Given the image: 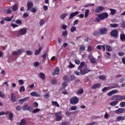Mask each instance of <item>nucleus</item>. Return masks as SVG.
<instances>
[{"instance_id": "4c0bfd02", "label": "nucleus", "mask_w": 125, "mask_h": 125, "mask_svg": "<svg viewBox=\"0 0 125 125\" xmlns=\"http://www.w3.org/2000/svg\"><path fill=\"white\" fill-rule=\"evenodd\" d=\"M67 16V14L66 13H63L62 15H61L60 18L61 19H64Z\"/></svg>"}, {"instance_id": "bb28decb", "label": "nucleus", "mask_w": 125, "mask_h": 125, "mask_svg": "<svg viewBox=\"0 0 125 125\" xmlns=\"http://www.w3.org/2000/svg\"><path fill=\"white\" fill-rule=\"evenodd\" d=\"M119 103V101H116L115 102L110 103V105L111 106H116Z\"/></svg>"}, {"instance_id": "680f3d73", "label": "nucleus", "mask_w": 125, "mask_h": 125, "mask_svg": "<svg viewBox=\"0 0 125 125\" xmlns=\"http://www.w3.org/2000/svg\"><path fill=\"white\" fill-rule=\"evenodd\" d=\"M34 65L35 67H39V66H40V62H36L34 63Z\"/></svg>"}, {"instance_id": "3c124183", "label": "nucleus", "mask_w": 125, "mask_h": 125, "mask_svg": "<svg viewBox=\"0 0 125 125\" xmlns=\"http://www.w3.org/2000/svg\"><path fill=\"white\" fill-rule=\"evenodd\" d=\"M52 84H56V83H57V81L56 79H53L51 82Z\"/></svg>"}, {"instance_id": "c756f323", "label": "nucleus", "mask_w": 125, "mask_h": 125, "mask_svg": "<svg viewBox=\"0 0 125 125\" xmlns=\"http://www.w3.org/2000/svg\"><path fill=\"white\" fill-rule=\"evenodd\" d=\"M109 26H110L111 28H118V27H119V25L117 23L110 24Z\"/></svg>"}, {"instance_id": "ddd939ff", "label": "nucleus", "mask_w": 125, "mask_h": 125, "mask_svg": "<svg viewBox=\"0 0 125 125\" xmlns=\"http://www.w3.org/2000/svg\"><path fill=\"white\" fill-rule=\"evenodd\" d=\"M125 108H119L117 110H115V113L118 114H123V113H125Z\"/></svg>"}, {"instance_id": "774afa93", "label": "nucleus", "mask_w": 125, "mask_h": 125, "mask_svg": "<svg viewBox=\"0 0 125 125\" xmlns=\"http://www.w3.org/2000/svg\"><path fill=\"white\" fill-rule=\"evenodd\" d=\"M70 124L68 122H62L61 125H69Z\"/></svg>"}, {"instance_id": "69168bd1", "label": "nucleus", "mask_w": 125, "mask_h": 125, "mask_svg": "<svg viewBox=\"0 0 125 125\" xmlns=\"http://www.w3.org/2000/svg\"><path fill=\"white\" fill-rule=\"evenodd\" d=\"M11 26L12 27H13L14 28H16V27H18V25H17L16 24H14V23H12L11 24Z\"/></svg>"}, {"instance_id": "8fccbe9b", "label": "nucleus", "mask_w": 125, "mask_h": 125, "mask_svg": "<svg viewBox=\"0 0 125 125\" xmlns=\"http://www.w3.org/2000/svg\"><path fill=\"white\" fill-rule=\"evenodd\" d=\"M120 107H125V102H121L120 103Z\"/></svg>"}, {"instance_id": "473e14b6", "label": "nucleus", "mask_w": 125, "mask_h": 125, "mask_svg": "<svg viewBox=\"0 0 125 125\" xmlns=\"http://www.w3.org/2000/svg\"><path fill=\"white\" fill-rule=\"evenodd\" d=\"M89 14V10L87 9L85 11V14H84V17L86 18L87 16H88V14Z\"/></svg>"}, {"instance_id": "6ab92c4d", "label": "nucleus", "mask_w": 125, "mask_h": 125, "mask_svg": "<svg viewBox=\"0 0 125 125\" xmlns=\"http://www.w3.org/2000/svg\"><path fill=\"white\" fill-rule=\"evenodd\" d=\"M42 49V47H40L38 50H36L35 52V55H39V54L41 53Z\"/></svg>"}, {"instance_id": "7c9ffc66", "label": "nucleus", "mask_w": 125, "mask_h": 125, "mask_svg": "<svg viewBox=\"0 0 125 125\" xmlns=\"http://www.w3.org/2000/svg\"><path fill=\"white\" fill-rule=\"evenodd\" d=\"M110 11V15H115L116 14V10L113 9H109Z\"/></svg>"}, {"instance_id": "393cba45", "label": "nucleus", "mask_w": 125, "mask_h": 125, "mask_svg": "<svg viewBox=\"0 0 125 125\" xmlns=\"http://www.w3.org/2000/svg\"><path fill=\"white\" fill-rule=\"evenodd\" d=\"M52 105L53 106H55L56 107H60V105H59L58 103H57V102H55V101L52 102Z\"/></svg>"}, {"instance_id": "6e6552de", "label": "nucleus", "mask_w": 125, "mask_h": 125, "mask_svg": "<svg viewBox=\"0 0 125 125\" xmlns=\"http://www.w3.org/2000/svg\"><path fill=\"white\" fill-rule=\"evenodd\" d=\"M100 33L101 35H106L108 32V28L106 27H102L100 29Z\"/></svg>"}, {"instance_id": "0eeeda50", "label": "nucleus", "mask_w": 125, "mask_h": 125, "mask_svg": "<svg viewBox=\"0 0 125 125\" xmlns=\"http://www.w3.org/2000/svg\"><path fill=\"white\" fill-rule=\"evenodd\" d=\"M108 16H109V15H108V13H103L99 15L98 17H99V18H101L102 20H104V19L107 18Z\"/></svg>"}, {"instance_id": "20e7f679", "label": "nucleus", "mask_w": 125, "mask_h": 125, "mask_svg": "<svg viewBox=\"0 0 125 125\" xmlns=\"http://www.w3.org/2000/svg\"><path fill=\"white\" fill-rule=\"evenodd\" d=\"M55 115L56 116V119L57 122H59V121H61V120H62L63 115L61 114V112L55 113Z\"/></svg>"}, {"instance_id": "603ef678", "label": "nucleus", "mask_w": 125, "mask_h": 125, "mask_svg": "<svg viewBox=\"0 0 125 125\" xmlns=\"http://www.w3.org/2000/svg\"><path fill=\"white\" fill-rule=\"evenodd\" d=\"M71 111H76L77 110V106H72L70 107Z\"/></svg>"}, {"instance_id": "37998d69", "label": "nucleus", "mask_w": 125, "mask_h": 125, "mask_svg": "<svg viewBox=\"0 0 125 125\" xmlns=\"http://www.w3.org/2000/svg\"><path fill=\"white\" fill-rule=\"evenodd\" d=\"M21 91H25V87L24 86H21L20 89V92H21Z\"/></svg>"}, {"instance_id": "1a4fd4ad", "label": "nucleus", "mask_w": 125, "mask_h": 125, "mask_svg": "<svg viewBox=\"0 0 125 125\" xmlns=\"http://www.w3.org/2000/svg\"><path fill=\"white\" fill-rule=\"evenodd\" d=\"M88 72H90V70L87 67H85L83 69L80 70L81 75H85V74H87Z\"/></svg>"}, {"instance_id": "338daca9", "label": "nucleus", "mask_w": 125, "mask_h": 125, "mask_svg": "<svg viewBox=\"0 0 125 125\" xmlns=\"http://www.w3.org/2000/svg\"><path fill=\"white\" fill-rule=\"evenodd\" d=\"M118 55L119 56H124V55H125V53L123 52H119Z\"/></svg>"}, {"instance_id": "dca6fc26", "label": "nucleus", "mask_w": 125, "mask_h": 125, "mask_svg": "<svg viewBox=\"0 0 125 125\" xmlns=\"http://www.w3.org/2000/svg\"><path fill=\"white\" fill-rule=\"evenodd\" d=\"M101 84L99 83H97L92 86V89H96L97 88H99Z\"/></svg>"}, {"instance_id": "39448f33", "label": "nucleus", "mask_w": 125, "mask_h": 125, "mask_svg": "<svg viewBox=\"0 0 125 125\" xmlns=\"http://www.w3.org/2000/svg\"><path fill=\"white\" fill-rule=\"evenodd\" d=\"M22 108L23 111H29V112H32V110H33V108H32V107L29 106L27 104H24L22 106Z\"/></svg>"}, {"instance_id": "f8f14e48", "label": "nucleus", "mask_w": 125, "mask_h": 125, "mask_svg": "<svg viewBox=\"0 0 125 125\" xmlns=\"http://www.w3.org/2000/svg\"><path fill=\"white\" fill-rule=\"evenodd\" d=\"M80 13V12L79 11H75V12L72 13L69 16V19H73L74 17H76L78 14Z\"/></svg>"}, {"instance_id": "e433bc0d", "label": "nucleus", "mask_w": 125, "mask_h": 125, "mask_svg": "<svg viewBox=\"0 0 125 125\" xmlns=\"http://www.w3.org/2000/svg\"><path fill=\"white\" fill-rule=\"evenodd\" d=\"M106 49L107 50V51H111V50H112V47H110V45H107L106 46Z\"/></svg>"}, {"instance_id": "2f4dec72", "label": "nucleus", "mask_w": 125, "mask_h": 125, "mask_svg": "<svg viewBox=\"0 0 125 125\" xmlns=\"http://www.w3.org/2000/svg\"><path fill=\"white\" fill-rule=\"evenodd\" d=\"M2 19L4 20V21H7V22H10V21H11V19H10V18L9 17L3 18Z\"/></svg>"}, {"instance_id": "ea45409f", "label": "nucleus", "mask_w": 125, "mask_h": 125, "mask_svg": "<svg viewBox=\"0 0 125 125\" xmlns=\"http://www.w3.org/2000/svg\"><path fill=\"white\" fill-rule=\"evenodd\" d=\"M92 50V47L91 46H88L87 51L88 52H90Z\"/></svg>"}, {"instance_id": "bf43d9fd", "label": "nucleus", "mask_w": 125, "mask_h": 125, "mask_svg": "<svg viewBox=\"0 0 125 125\" xmlns=\"http://www.w3.org/2000/svg\"><path fill=\"white\" fill-rule=\"evenodd\" d=\"M75 63L77 64V65H80L81 64V61L79 60H75Z\"/></svg>"}, {"instance_id": "a878e982", "label": "nucleus", "mask_w": 125, "mask_h": 125, "mask_svg": "<svg viewBox=\"0 0 125 125\" xmlns=\"http://www.w3.org/2000/svg\"><path fill=\"white\" fill-rule=\"evenodd\" d=\"M40 111H41V109H40V108H36L33 110H31V112L32 114H36V113H39Z\"/></svg>"}, {"instance_id": "864d4df0", "label": "nucleus", "mask_w": 125, "mask_h": 125, "mask_svg": "<svg viewBox=\"0 0 125 125\" xmlns=\"http://www.w3.org/2000/svg\"><path fill=\"white\" fill-rule=\"evenodd\" d=\"M62 36L63 37H67V36H68V32H67L66 31H63Z\"/></svg>"}, {"instance_id": "4be33fe9", "label": "nucleus", "mask_w": 125, "mask_h": 125, "mask_svg": "<svg viewBox=\"0 0 125 125\" xmlns=\"http://www.w3.org/2000/svg\"><path fill=\"white\" fill-rule=\"evenodd\" d=\"M54 73L55 75H59L60 73V69L59 67L55 68L54 69Z\"/></svg>"}, {"instance_id": "4d7b16f0", "label": "nucleus", "mask_w": 125, "mask_h": 125, "mask_svg": "<svg viewBox=\"0 0 125 125\" xmlns=\"http://www.w3.org/2000/svg\"><path fill=\"white\" fill-rule=\"evenodd\" d=\"M16 24H22V21L20 20H17L16 21Z\"/></svg>"}, {"instance_id": "13d9d810", "label": "nucleus", "mask_w": 125, "mask_h": 125, "mask_svg": "<svg viewBox=\"0 0 125 125\" xmlns=\"http://www.w3.org/2000/svg\"><path fill=\"white\" fill-rule=\"evenodd\" d=\"M69 68H75V65L73 64L71 62H69Z\"/></svg>"}, {"instance_id": "412c9836", "label": "nucleus", "mask_w": 125, "mask_h": 125, "mask_svg": "<svg viewBox=\"0 0 125 125\" xmlns=\"http://www.w3.org/2000/svg\"><path fill=\"white\" fill-rule=\"evenodd\" d=\"M40 78L42 79L43 81L45 80V75H44V73L40 72Z\"/></svg>"}, {"instance_id": "7ed1b4c3", "label": "nucleus", "mask_w": 125, "mask_h": 125, "mask_svg": "<svg viewBox=\"0 0 125 125\" xmlns=\"http://www.w3.org/2000/svg\"><path fill=\"white\" fill-rule=\"evenodd\" d=\"M27 34V29L26 28H22L21 29L19 32V33L17 34V37H19V36H23L24 35H26Z\"/></svg>"}, {"instance_id": "f257e3e1", "label": "nucleus", "mask_w": 125, "mask_h": 125, "mask_svg": "<svg viewBox=\"0 0 125 125\" xmlns=\"http://www.w3.org/2000/svg\"><path fill=\"white\" fill-rule=\"evenodd\" d=\"M111 37H113V38H115L117 39L118 37H119V31L117 29H114L110 32Z\"/></svg>"}, {"instance_id": "cd10ccee", "label": "nucleus", "mask_w": 125, "mask_h": 125, "mask_svg": "<svg viewBox=\"0 0 125 125\" xmlns=\"http://www.w3.org/2000/svg\"><path fill=\"white\" fill-rule=\"evenodd\" d=\"M13 116H14V115L13 114V113L12 112H10L9 113V120H10V121H13Z\"/></svg>"}, {"instance_id": "de8ad7c7", "label": "nucleus", "mask_w": 125, "mask_h": 125, "mask_svg": "<svg viewBox=\"0 0 125 125\" xmlns=\"http://www.w3.org/2000/svg\"><path fill=\"white\" fill-rule=\"evenodd\" d=\"M90 61L92 64H94V63L96 62H95V58H92V59H90Z\"/></svg>"}, {"instance_id": "a19ab883", "label": "nucleus", "mask_w": 125, "mask_h": 125, "mask_svg": "<svg viewBox=\"0 0 125 125\" xmlns=\"http://www.w3.org/2000/svg\"><path fill=\"white\" fill-rule=\"evenodd\" d=\"M39 24H40V26H42V25H43V24H44V20L42 19L40 21Z\"/></svg>"}, {"instance_id": "b1692460", "label": "nucleus", "mask_w": 125, "mask_h": 125, "mask_svg": "<svg viewBox=\"0 0 125 125\" xmlns=\"http://www.w3.org/2000/svg\"><path fill=\"white\" fill-rule=\"evenodd\" d=\"M83 89L81 88L79 90L76 91V94L80 95V94H83Z\"/></svg>"}, {"instance_id": "0e129e2a", "label": "nucleus", "mask_w": 125, "mask_h": 125, "mask_svg": "<svg viewBox=\"0 0 125 125\" xmlns=\"http://www.w3.org/2000/svg\"><path fill=\"white\" fill-rule=\"evenodd\" d=\"M6 12L7 14H10V13H11V10L8 9L6 10Z\"/></svg>"}, {"instance_id": "2eb2a0df", "label": "nucleus", "mask_w": 125, "mask_h": 125, "mask_svg": "<svg viewBox=\"0 0 125 125\" xmlns=\"http://www.w3.org/2000/svg\"><path fill=\"white\" fill-rule=\"evenodd\" d=\"M24 51V49H20L17 52H14L13 53V55H20Z\"/></svg>"}, {"instance_id": "c03bdc74", "label": "nucleus", "mask_w": 125, "mask_h": 125, "mask_svg": "<svg viewBox=\"0 0 125 125\" xmlns=\"http://www.w3.org/2000/svg\"><path fill=\"white\" fill-rule=\"evenodd\" d=\"M121 120H122V121H124V118H123V117L122 116H119L117 119V122H120Z\"/></svg>"}, {"instance_id": "09e8293b", "label": "nucleus", "mask_w": 125, "mask_h": 125, "mask_svg": "<svg viewBox=\"0 0 125 125\" xmlns=\"http://www.w3.org/2000/svg\"><path fill=\"white\" fill-rule=\"evenodd\" d=\"M33 106L35 107V108H38V107H39V104L37 102H34L33 103Z\"/></svg>"}, {"instance_id": "4468645a", "label": "nucleus", "mask_w": 125, "mask_h": 125, "mask_svg": "<svg viewBox=\"0 0 125 125\" xmlns=\"http://www.w3.org/2000/svg\"><path fill=\"white\" fill-rule=\"evenodd\" d=\"M11 100L13 102H16V101H17V99H16V96L14 93H12L11 94Z\"/></svg>"}, {"instance_id": "aec40b11", "label": "nucleus", "mask_w": 125, "mask_h": 125, "mask_svg": "<svg viewBox=\"0 0 125 125\" xmlns=\"http://www.w3.org/2000/svg\"><path fill=\"white\" fill-rule=\"evenodd\" d=\"M13 11H16L18 9V4H15L14 5L12 6Z\"/></svg>"}, {"instance_id": "f03ea898", "label": "nucleus", "mask_w": 125, "mask_h": 125, "mask_svg": "<svg viewBox=\"0 0 125 125\" xmlns=\"http://www.w3.org/2000/svg\"><path fill=\"white\" fill-rule=\"evenodd\" d=\"M69 101L70 102V104H76L77 103H79V99L77 97H74L71 98Z\"/></svg>"}, {"instance_id": "f3484780", "label": "nucleus", "mask_w": 125, "mask_h": 125, "mask_svg": "<svg viewBox=\"0 0 125 125\" xmlns=\"http://www.w3.org/2000/svg\"><path fill=\"white\" fill-rule=\"evenodd\" d=\"M17 125H27V122L23 119L21 120V123H18Z\"/></svg>"}, {"instance_id": "6e6d98bb", "label": "nucleus", "mask_w": 125, "mask_h": 125, "mask_svg": "<svg viewBox=\"0 0 125 125\" xmlns=\"http://www.w3.org/2000/svg\"><path fill=\"white\" fill-rule=\"evenodd\" d=\"M63 80H64L65 82H67V81H69V78H68V76H67L66 75H65V76L63 77Z\"/></svg>"}, {"instance_id": "a211bd4d", "label": "nucleus", "mask_w": 125, "mask_h": 125, "mask_svg": "<svg viewBox=\"0 0 125 125\" xmlns=\"http://www.w3.org/2000/svg\"><path fill=\"white\" fill-rule=\"evenodd\" d=\"M120 40L121 42H125V33L120 34Z\"/></svg>"}, {"instance_id": "c85d7f7f", "label": "nucleus", "mask_w": 125, "mask_h": 125, "mask_svg": "<svg viewBox=\"0 0 125 125\" xmlns=\"http://www.w3.org/2000/svg\"><path fill=\"white\" fill-rule=\"evenodd\" d=\"M83 66H84V62H82L80 63V65L78 68V70H80V69H82Z\"/></svg>"}, {"instance_id": "5701e85b", "label": "nucleus", "mask_w": 125, "mask_h": 125, "mask_svg": "<svg viewBox=\"0 0 125 125\" xmlns=\"http://www.w3.org/2000/svg\"><path fill=\"white\" fill-rule=\"evenodd\" d=\"M30 95L31 96H34V97H40V94H39L35 92H32L30 93Z\"/></svg>"}, {"instance_id": "5fc2aeb1", "label": "nucleus", "mask_w": 125, "mask_h": 125, "mask_svg": "<svg viewBox=\"0 0 125 125\" xmlns=\"http://www.w3.org/2000/svg\"><path fill=\"white\" fill-rule=\"evenodd\" d=\"M26 54H27V55H32V54H33V52L30 50H27L26 51Z\"/></svg>"}, {"instance_id": "79ce46f5", "label": "nucleus", "mask_w": 125, "mask_h": 125, "mask_svg": "<svg viewBox=\"0 0 125 125\" xmlns=\"http://www.w3.org/2000/svg\"><path fill=\"white\" fill-rule=\"evenodd\" d=\"M99 79L100 80H103V81H105V80H106V77L103 75H101L99 76Z\"/></svg>"}, {"instance_id": "9d476101", "label": "nucleus", "mask_w": 125, "mask_h": 125, "mask_svg": "<svg viewBox=\"0 0 125 125\" xmlns=\"http://www.w3.org/2000/svg\"><path fill=\"white\" fill-rule=\"evenodd\" d=\"M103 10H105V8L103 6H99L95 9V12L96 13H100Z\"/></svg>"}, {"instance_id": "72a5a7b5", "label": "nucleus", "mask_w": 125, "mask_h": 125, "mask_svg": "<svg viewBox=\"0 0 125 125\" xmlns=\"http://www.w3.org/2000/svg\"><path fill=\"white\" fill-rule=\"evenodd\" d=\"M100 31L95 32L93 33V36L95 37H98V36H101Z\"/></svg>"}, {"instance_id": "423d86ee", "label": "nucleus", "mask_w": 125, "mask_h": 125, "mask_svg": "<svg viewBox=\"0 0 125 125\" xmlns=\"http://www.w3.org/2000/svg\"><path fill=\"white\" fill-rule=\"evenodd\" d=\"M113 100H124L125 99V96L120 95H115L112 97Z\"/></svg>"}, {"instance_id": "f704fd0d", "label": "nucleus", "mask_w": 125, "mask_h": 125, "mask_svg": "<svg viewBox=\"0 0 125 125\" xmlns=\"http://www.w3.org/2000/svg\"><path fill=\"white\" fill-rule=\"evenodd\" d=\"M121 27L122 29H125V21H122V23L121 24Z\"/></svg>"}, {"instance_id": "c9c22d12", "label": "nucleus", "mask_w": 125, "mask_h": 125, "mask_svg": "<svg viewBox=\"0 0 125 125\" xmlns=\"http://www.w3.org/2000/svg\"><path fill=\"white\" fill-rule=\"evenodd\" d=\"M77 30V27L76 26H72L71 28H70V31L72 33H74Z\"/></svg>"}, {"instance_id": "49530a36", "label": "nucleus", "mask_w": 125, "mask_h": 125, "mask_svg": "<svg viewBox=\"0 0 125 125\" xmlns=\"http://www.w3.org/2000/svg\"><path fill=\"white\" fill-rule=\"evenodd\" d=\"M84 49H85V47L83 46H81L79 48V50L80 51H83V50H84Z\"/></svg>"}, {"instance_id": "e2e57ef3", "label": "nucleus", "mask_w": 125, "mask_h": 125, "mask_svg": "<svg viewBox=\"0 0 125 125\" xmlns=\"http://www.w3.org/2000/svg\"><path fill=\"white\" fill-rule=\"evenodd\" d=\"M101 20H102V19H101V18H99V17H98V18H96L95 21L100 22V21H101Z\"/></svg>"}, {"instance_id": "052dcab7", "label": "nucleus", "mask_w": 125, "mask_h": 125, "mask_svg": "<svg viewBox=\"0 0 125 125\" xmlns=\"http://www.w3.org/2000/svg\"><path fill=\"white\" fill-rule=\"evenodd\" d=\"M19 83L21 84V85H23V84H24V81L22 80H20L19 81Z\"/></svg>"}, {"instance_id": "58836bf2", "label": "nucleus", "mask_w": 125, "mask_h": 125, "mask_svg": "<svg viewBox=\"0 0 125 125\" xmlns=\"http://www.w3.org/2000/svg\"><path fill=\"white\" fill-rule=\"evenodd\" d=\"M16 110H17V111H20L22 110V107L20 105H18L16 107Z\"/></svg>"}, {"instance_id": "a18cd8bd", "label": "nucleus", "mask_w": 125, "mask_h": 125, "mask_svg": "<svg viewBox=\"0 0 125 125\" xmlns=\"http://www.w3.org/2000/svg\"><path fill=\"white\" fill-rule=\"evenodd\" d=\"M31 12H32V13H35V12H37V9L36 8H32L30 10Z\"/></svg>"}, {"instance_id": "9b49d317", "label": "nucleus", "mask_w": 125, "mask_h": 125, "mask_svg": "<svg viewBox=\"0 0 125 125\" xmlns=\"http://www.w3.org/2000/svg\"><path fill=\"white\" fill-rule=\"evenodd\" d=\"M33 6H34V3L32 2H28L27 3V11L31 10Z\"/></svg>"}]
</instances>
